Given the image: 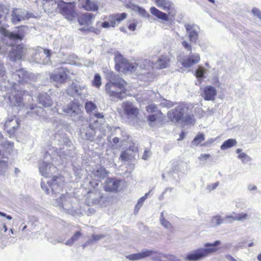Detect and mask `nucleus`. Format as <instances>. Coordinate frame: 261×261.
Here are the masks:
<instances>
[{
    "instance_id": "obj_1",
    "label": "nucleus",
    "mask_w": 261,
    "mask_h": 261,
    "mask_svg": "<svg viewBox=\"0 0 261 261\" xmlns=\"http://www.w3.org/2000/svg\"><path fill=\"white\" fill-rule=\"evenodd\" d=\"M128 83L118 75L107 82L105 86L106 94L112 99H122V94H126Z\"/></svg>"
},
{
    "instance_id": "obj_2",
    "label": "nucleus",
    "mask_w": 261,
    "mask_h": 261,
    "mask_svg": "<svg viewBox=\"0 0 261 261\" xmlns=\"http://www.w3.org/2000/svg\"><path fill=\"white\" fill-rule=\"evenodd\" d=\"M156 5L168 12V14L163 12L155 7H151L150 8V13L158 19L164 21L169 20V17L174 18L175 16V11L174 9L173 3L169 0H155Z\"/></svg>"
},
{
    "instance_id": "obj_3",
    "label": "nucleus",
    "mask_w": 261,
    "mask_h": 261,
    "mask_svg": "<svg viewBox=\"0 0 261 261\" xmlns=\"http://www.w3.org/2000/svg\"><path fill=\"white\" fill-rule=\"evenodd\" d=\"M221 242L216 241L213 243H206L204 244L205 248H200L196 250L193 253L188 254L185 259L189 261H196L201 259L211 254L218 251V247Z\"/></svg>"
},
{
    "instance_id": "obj_4",
    "label": "nucleus",
    "mask_w": 261,
    "mask_h": 261,
    "mask_svg": "<svg viewBox=\"0 0 261 261\" xmlns=\"http://www.w3.org/2000/svg\"><path fill=\"white\" fill-rule=\"evenodd\" d=\"M60 14L69 20H73L77 15L74 2L66 3L61 0L57 5Z\"/></svg>"
},
{
    "instance_id": "obj_5",
    "label": "nucleus",
    "mask_w": 261,
    "mask_h": 261,
    "mask_svg": "<svg viewBox=\"0 0 261 261\" xmlns=\"http://www.w3.org/2000/svg\"><path fill=\"white\" fill-rule=\"evenodd\" d=\"M138 67L136 63H130L122 55H118L115 60V68L116 71L124 74L135 71Z\"/></svg>"
},
{
    "instance_id": "obj_6",
    "label": "nucleus",
    "mask_w": 261,
    "mask_h": 261,
    "mask_svg": "<svg viewBox=\"0 0 261 261\" xmlns=\"http://www.w3.org/2000/svg\"><path fill=\"white\" fill-rule=\"evenodd\" d=\"M89 184L93 190L88 191L87 193L86 198L88 202L92 205L98 204L103 198L100 190L98 189L99 182L96 180L93 179L89 182Z\"/></svg>"
},
{
    "instance_id": "obj_7",
    "label": "nucleus",
    "mask_w": 261,
    "mask_h": 261,
    "mask_svg": "<svg viewBox=\"0 0 261 261\" xmlns=\"http://www.w3.org/2000/svg\"><path fill=\"white\" fill-rule=\"evenodd\" d=\"M27 28V27L25 25H20L17 27L18 29L17 32L16 33H14L13 32H9L3 27H0V33L10 40L21 41L23 39L26 34L25 28Z\"/></svg>"
},
{
    "instance_id": "obj_8",
    "label": "nucleus",
    "mask_w": 261,
    "mask_h": 261,
    "mask_svg": "<svg viewBox=\"0 0 261 261\" xmlns=\"http://www.w3.org/2000/svg\"><path fill=\"white\" fill-rule=\"evenodd\" d=\"M146 110L148 113H153L147 116V120L152 123L155 121H158L160 123H164L165 120V116L164 115L161 111L158 108V107L155 104H150L146 107Z\"/></svg>"
},
{
    "instance_id": "obj_9",
    "label": "nucleus",
    "mask_w": 261,
    "mask_h": 261,
    "mask_svg": "<svg viewBox=\"0 0 261 261\" xmlns=\"http://www.w3.org/2000/svg\"><path fill=\"white\" fill-rule=\"evenodd\" d=\"M127 14L126 13H115L110 15L108 17V21L102 22L101 26L103 28H114L122 20L126 19Z\"/></svg>"
},
{
    "instance_id": "obj_10",
    "label": "nucleus",
    "mask_w": 261,
    "mask_h": 261,
    "mask_svg": "<svg viewBox=\"0 0 261 261\" xmlns=\"http://www.w3.org/2000/svg\"><path fill=\"white\" fill-rule=\"evenodd\" d=\"M31 14L21 8H13L11 12V22L13 24L29 19Z\"/></svg>"
},
{
    "instance_id": "obj_11",
    "label": "nucleus",
    "mask_w": 261,
    "mask_h": 261,
    "mask_svg": "<svg viewBox=\"0 0 261 261\" xmlns=\"http://www.w3.org/2000/svg\"><path fill=\"white\" fill-rule=\"evenodd\" d=\"M121 107L125 115L128 118H137L139 115L140 110L132 102L126 101L122 102Z\"/></svg>"
},
{
    "instance_id": "obj_12",
    "label": "nucleus",
    "mask_w": 261,
    "mask_h": 261,
    "mask_svg": "<svg viewBox=\"0 0 261 261\" xmlns=\"http://www.w3.org/2000/svg\"><path fill=\"white\" fill-rule=\"evenodd\" d=\"M121 180L114 178H108L105 182L104 190L106 192H117Z\"/></svg>"
},
{
    "instance_id": "obj_13",
    "label": "nucleus",
    "mask_w": 261,
    "mask_h": 261,
    "mask_svg": "<svg viewBox=\"0 0 261 261\" xmlns=\"http://www.w3.org/2000/svg\"><path fill=\"white\" fill-rule=\"evenodd\" d=\"M80 107L81 105L78 101L72 100L63 109V111L66 114L74 116L80 112Z\"/></svg>"
},
{
    "instance_id": "obj_14",
    "label": "nucleus",
    "mask_w": 261,
    "mask_h": 261,
    "mask_svg": "<svg viewBox=\"0 0 261 261\" xmlns=\"http://www.w3.org/2000/svg\"><path fill=\"white\" fill-rule=\"evenodd\" d=\"M60 69L62 70L61 72L59 73L51 74L50 75V77L54 81L57 83L63 84L66 82L68 79V71L67 68H63L61 67Z\"/></svg>"
},
{
    "instance_id": "obj_15",
    "label": "nucleus",
    "mask_w": 261,
    "mask_h": 261,
    "mask_svg": "<svg viewBox=\"0 0 261 261\" xmlns=\"http://www.w3.org/2000/svg\"><path fill=\"white\" fill-rule=\"evenodd\" d=\"M95 15L91 13H84L79 16L77 21L81 25L89 26L93 23Z\"/></svg>"
},
{
    "instance_id": "obj_16",
    "label": "nucleus",
    "mask_w": 261,
    "mask_h": 261,
    "mask_svg": "<svg viewBox=\"0 0 261 261\" xmlns=\"http://www.w3.org/2000/svg\"><path fill=\"white\" fill-rule=\"evenodd\" d=\"M217 93L215 87L212 86H206L203 89L202 96L205 100H214Z\"/></svg>"
},
{
    "instance_id": "obj_17",
    "label": "nucleus",
    "mask_w": 261,
    "mask_h": 261,
    "mask_svg": "<svg viewBox=\"0 0 261 261\" xmlns=\"http://www.w3.org/2000/svg\"><path fill=\"white\" fill-rule=\"evenodd\" d=\"M200 60L199 54H192L184 59L181 62V65L185 68H189L198 63Z\"/></svg>"
},
{
    "instance_id": "obj_18",
    "label": "nucleus",
    "mask_w": 261,
    "mask_h": 261,
    "mask_svg": "<svg viewBox=\"0 0 261 261\" xmlns=\"http://www.w3.org/2000/svg\"><path fill=\"white\" fill-rule=\"evenodd\" d=\"M167 116L171 121L178 122L182 120L184 111L182 109L175 108L168 112Z\"/></svg>"
},
{
    "instance_id": "obj_19",
    "label": "nucleus",
    "mask_w": 261,
    "mask_h": 261,
    "mask_svg": "<svg viewBox=\"0 0 261 261\" xmlns=\"http://www.w3.org/2000/svg\"><path fill=\"white\" fill-rule=\"evenodd\" d=\"M85 86L77 85L74 83H72L69 85L66 90L68 95L71 96L74 95L81 96L82 93L81 91L85 89Z\"/></svg>"
},
{
    "instance_id": "obj_20",
    "label": "nucleus",
    "mask_w": 261,
    "mask_h": 261,
    "mask_svg": "<svg viewBox=\"0 0 261 261\" xmlns=\"http://www.w3.org/2000/svg\"><path fill=\"white\" fill-rule=\"evenodd\" d=\"M81 7L89 11H96L98 9V5L91 0H79Z\"/></svg>"
},
{
    "instance_id": "obj_21",
    "label": "nucleus",
    "mask_w": 261,
    "mask_h": 261,
    "mask_svg": "<svg viewBox=\"0 0 261 261\" xmlns=\"http://www.w3.org/2000/svg\"><path fill=\"white\" fill-rule=\"evenodd\" d=\"M186 31L189 32V39L191 43H196L198 40V34L195 30H193V26L187 24L185 25Z\"/></svg>"
},
{
    "instance_id": "obj_22",
    "label": "nucleus",
    "mask_w": 261,
    "mask_h": 261,
    "mask_svg": "<svg viewBox=\"0 0 261 261\" xmlns=\"http://www.w3.org/2000/svg\"><path fill=\"white\" fill-rule=\"evenodd\" d=\"M170 62V59L167 56H161L156 61L158 68L159 69H164L168 67Z\"/></svg>"
},
{
    "instance_id": "obj_23",
    "label": "nucleus",
    "mask_w": 261,
    "mask_h": 261,
    "mask_svg": "<svg viewBox=\"0 0 261 261\" xmlns=\"http://www.w3.org/2000/svg\"><path fill=\"white\" fill-rule=\"evenodd\" d=\"M39 102L44 107H48L52 104L51 100L47 94L39 95Z\"/></svg>"
},
{
    "instance_id": "obj_24",
    "label": "nucleus",
    "mask_w": 261,
    "mask_h": 261,
    "mask_svg": "<svg viewBox=\"0 0 261 261\" xmlns=\"http://www.w3.org/2000/svg\"><path fill=\"white\" fill-rule=\"evenodd\" d=\"M15 75L18 77L17 79L18 83H22L28 78L27 72L22 69L16 70Z\"/></svg>"
},
{
    "instance_id": "obj_25",
    "label": "nucleus",
    "mask_w": 261,
    "mask_h": 261,
    "mask_svg": "<svg viewBox=\"0 0 261 261\" xmlns=\"http://www.w3.org/2000/svg\"><path fill=\"white\" fill-rule=\"evenodd\" d=\"M237 141L234 139H229L225 141L221 146L222 150L226 149L235 146L237 144Z\"/></svg>"
},
{
    "instance_id": "obj_26",
    "label": "nucleus",
    "mask_w": 261,
    "mask_h": 261,
    "mask_svg": "<svg viewBox=\"0 0 261 261\" xmlns=\"http://www.w3.org/2000/svg\"><path fill=\"white\" fill-rule=\"evenodd\" d=\"M92 86L99 89L102 84L101 77L99 73H95L94 78L91 81Z\"/></svg>"
},
{
    "instance_id": "obj_27",
    "label": "nucleus",
    "mask_w": 261,
    "mask_h": 261,
    "mask_svg": "<svg viewBox=\"0 0 261 261\" xmlns=\"http://www.w3.org/2000/svg\"><path fill=\"white\" fill-rule=\"evenodd\" d=\"M85 107L87 113H90L96 111L97 109L96 105L91 101L86 102L85 103Z\"/></svg>"
},
{
    "instance_id": "obj_28",
    "label": "nucleus",
    "mask_w": 261,
    "mask_h": 261,
    "mask_svg": "<svg viewBox=\"0 0 261 261\" xmlns=\"http://www.w3.org/2000/svg\"><path fill=\"white\" fill-rule=\"evenodd\" d=\"M205 140V136L203 133H199L192 141L194 146H198L200 143Z\"/></svg>"
},
{
    "instance_id": "obj_29",
    "label": "nucleus",
    "mask_w": 261,
    "mask_h": 261,
    "mask_svg": "<svg viewBox=\"0 0 261 261\" xmlns=\"http://www.w3.org/2000/svg\"><path fill=\"white\" fill-rule=\"evenodd\" d=\"M82 234L81 231H76L72 237L66 241L65 244L69 246L72 245L74 242L77 241L82 236Z\"/></svg>"
},
{
    "instance_id": "obj_30",
    "label": "nucleus",
    "mask_w": 261,
    "mask_h": 261,
    "mask_svg": "<svg viewBox=\"0 0 261 261\" xmlns=\"http://www.w3.org/2000/svg\"><path fill=\"white\" fill-rule=\"evenodd\" d=\"M182 121L186 124H194L195 122V119L193 115H186L185 117L183 116Z\"/></svg>"
},
{
    "instance_id": "obj_31",
    "label": "nucleus",
    "mask_w": 261,
    "mask_h": 261,
    "mask_svg": "<svg viewBox=\"0 0 261 261\" xmlns=\"http://www.w3.org/2000/svg\"><path fill=\"white\" fill-rule=\"evenodd\" d=\"M12 121H13L12 119L8 120L6 122V123H5V126L8 129V132H9V133H14L17 129V127H18V121L16 120V123L17 124V125L13 126H12V128H11V123L12 122Z\"/></svg>"
},
{
    "instance_id": "obj_32",
    "label": "nucleus",
    "mask_w": 261,
    "mask_h": 261,
    "mask_svg": "<svg viewBox=\"0 0 261 261\" xmlns=\"http://www.w3.org/2000/svg\"><path fill=\"white\" fill-rule=\"evenodd\" d=\"M248 217V215L246 213H241L236 215L235 216H228L226 217L227 218L231 219L232 220L241 221L246 220Z\"/></svg>"
},
{
    "instance_id": "obj_33",
    "label": "nucleus",
    "mask_w": 261,
    "mask_h": 261,
    "mask_svg": "<svg viewBox=\"0 0 261 261\" xmlns=\"http://www.w3.org/2000/svg\"><path fill=\"white\" fill-rule=\"evenodd\" d=\"M223 219L220 216L217 215L212 217L211 219V223L213 226L219 225L222 224Z\"/></svg>"
},
{
    "instance_id": "obj_34",
    "label": "nucleus",
    "mask_w": 261,
    "mask_h": 261,
    "mask_svg": "<svg viewBox=\"0 0 261 261\" xmlns=\"http://www.w3.org/2000/svg\"><path fill=\"white\" fill-rule=\"evenodd\" d=\"M94 174L96 176L98 177H102L106 175L107 174V171L105 168L100 167L97 169L96 170L94 171Z\"/></svg>"
},
{
    "instance_id": "obj_35",
    "label": "nucleus",
    "mask_w": 261,
    "mask_h": 261,
    "mask_svg": "<svg viewBox=\"0 0 261 261\" xmlns=\"http://www.w3.org/2000/svg\"><path fill=\"white\" fill-rule=\"evenodd\" d=\"M126 258L130 260H136L142 259L141 252L128 255L126 256Z\"/></svg>"
},
{
    "instance_id": "obj_36",
    "label": "nucleus",
    "mask_w": 261,
    "mask_h": 261,
    "mask_svg": "<svg viewBox=\"0 0 261 261\" xmlns=\"http://www.w3.org/2000/svg\"><path fill=\"white\" fill-rule=\"evenodd\" d=\"M155 252L152 250H146L141 252L142 259L152 255Z\"/></svg>"
},
{
    "instance_id": "obj_37",
    "label": "nucleus",
    "mask_w": 261,
    "mask_h": 261,
    "mask_svg": "<svg viewBox=\"0 0 261 261\" xmlns=\"http://www.w3.org/2000/svg\"><path fill=\"white\" fill-rule=\"evenodd\" d=\"M137 10L139 13L140 14H141L142 16L145 17H149V14L147 13V12L145 10V9L137 6Z\"/></svg>"
},
{
    "instance_id": "obj_38",
    "label": "nucleus",
    "mask_w": 261,
    "mask_h": 261,
    "mask_svg": "<svg viewBox=\"0 0 261 261\" xmlns=\"http://www.w3.org/2000/svg\"><path fill=\"white\" fill-rule=\"evenodd\" d=\"M205 70L202 67H199L196 71V76L197 78H202L204 76Z\"/></svg>"
},
{
    "instance_id": "obj_39",
    "label": "nucleus",
    "mask_w": 261,
    "mask_h": 261,
    "mask_svg": "<svg viewBox=\"0 0 261 261\" xmlns=\"http://www.w3.org/2000/svg\"><path fill=\"white\" fill-rule=\"evenodd\" d=\"M161 223L166 228H171L172 227L171 223L163 217L161 219Z\"/></svg>"
},
{
    "instance_id": "obj_40",
    "label": "nucleus",
    "mask_w": 261,
    "mask_h": 261,
    "mask_svg": "<svg viewBox=\"0 0 261 261\" xmlns=\"http://www.w3.org/2000/svg\"><path fill=\"white\" fill-rule=\"evenodd\" d=\"M148 194V193L145 194V195L144 196H143L142 197H141V198H140L139 199L138 203L136 206V207L140 208L141 206H142L144 201L146 199Z\"/></svg>"
},
{
    "instance_id": "obj_41",
    "label": "nucleus",
    "mask_w": 261,
    "mask_h": 261,
    "mask_svg": "<svg viewBox=\"0 0 261 261\" xmlns=\"http://www.w3.org/2000/svg\"><path fill=\"white\" fill-rule=\"evenodd\" d=\"M219 185V183L218 181H217L216 182L207 185L206 187V189L208 191L211 192L215 189Z\"/></svg>"
},
{
    "instance_id": "obj_42",
    "label": "nucleus",
    "mask_w": 261,
    "mask_h": 261,
    "mask_svg": "<svg viewBox=\"0 0 261 261\" xmlns=\"http://www.w3.org/2000/svg\"><path fill=\"white\" fill-rule=\"evenodd\" d=\"M17 48L18 49V51L15 54L14 56L16 59H20L23 56L22 48L19 46H18Z\"/></svg>"
},
{
    "instance_id": "obj_43",
    "label": "nucleus",
    "mask_w": 261,
    "mask_h": 261,
    "mask_svg": "<svg viewBox=\"0 0 261 261\" xmlns=\"http://www.w3.org/2000/svg\"><path fill=\"white\" fill-rule=\"evenodd\" d=\"M182 46L189 51H191L192 48V45L186 41L181 42Z\"/></svg>"
},
{
    "instance_id": "obj_44",
    "label": "nucleus",
    "mask_w": 261,
    "mask_h": 261,
    "mask_svg": "<svg viewBox=\"0 0 261 261\" xmlns=\"http://www.w3.org/2000/svg\"><path fill=\"white\" fill-rule=\"evenodd\" d=\"M6 75V70L3 63L0 62V78L3 77Z\"/></svg>"
},
{
    "instance_id": "obj_45",
    "label": "nucleus",
    "mask_w": 261,
    "mask_h": 261,
    "mask_svg": "<svg viewBox=\"0 0 261 261\" xmlns=\"http://www.w3.org/2000/svg\"><path fill=\"white\" fill-rule=\"evenodd\" d=\"M252 12L258 18L261 19V11L258 9L256 8H253L252 9Z\"/></svg>"
},
{
    "instance_id": "obj_46",
    "label": "nucleus",
    "mask_w": 261,
    "mask_h": 261,
    "mask_svg": "<svg viewBox=\"0 0 261 261\" xmlns=\"http://www.w3.org/2000/svg\"><path fill=\"white\" fill-rule=\"evenodd\" d=\"M239 158L242 160H243V161L244 160H246V161H249L250 160V158H249V156L248 155H247L244 152H242L241 153H240L239 155Z\"/></svg>"
},
{
    "instance_id": "obj_47",
    "label": "nucleus",
    "mask_w": 261,
    "mask_h": 261,
    "mask_svg": "<svg viewBox=\"0 0 261 261\" xmlns=\"http://www.w3.org/2000/svg\"><path fill=\"white\" fill-rule=\"evenodd\" d=\"M211 158V155L209 154H201L199 157L198 160L199 161L207 160Z\"/></svg>"
},
{
    "instance_id": "obj_48",
    "label": "nucleus",
    "mask_w": 261,
    "mask_h": 261,
    "mask_svg": "<svg viewBox=\"0 0 261 261\" xmlns=\"http://www.w3.org/2000/svg\"><path fill=\"white\" fill-rule=\"evenodd\" d=\"M95 28L93 27H90L87 29H85V28H80L79 29L80 31H81V32H95Z\"/></svg>"
},
{
    "instance_id": "obj_49",
    "label": "nucleus",
    "mask_w": 261,
    "mask_h": 261,
    "mask_svg": "<svg viewBox=\"0 0 261 261\" xmlns=\"http://www.w3.org/2000/svg\"><path fill=\"white\" fill-rule=\"evenodd\" d=\"M120 158L122 160L125 161L128 158V154L126 151H123L121 152L120 155Z\"/></svg>"
},
{
    "instance_id": "obj_50",
    "label": "nucleus",
    "mask_w": 261,
    "mask_h": 261,
    "mask_svg": "<svg viewBox=\"0 0 261 261\" xmlns=\"http://www.w3.org/2000/svg\"><path fill=\"white\" fill-rule=\"evenodd\" d=\"M136 27H137V23H135V22H133V23H130L128 26V29L130 30V31H134L136 30Z\"/></svg>"
},
{
    "instance_id": "obj_51",
    "label": "nucleus",
    "mask_w": 261,
    "mask_h": 261,
    "mask_svg": "<svg viewBox=\"0 0 261 261\" xmlns=\"http://www.w3.org/2000/svg\"><path fill=\"white\" fill-rule=\"evenodd\" d=\"M103 237L102 235L93 234L92 236V239L93 241H96Z\"/></svg>"
},
{
    "instance_id": "obj_52",
    "label": "nucleus",
    "mask_w": 261,
    "mask_h": 261,
    "mask_svg": "<svg viewBox=\"0 0 261 261\" xmlns=\"http://www.w3.org/2000/svg\"><path fill=\"white\" fill-rule=\"evenodd\" d=\"M47 164L43 162L39 167L40 171L43 172L45 168L47 167Z\"/></svg>"
},
{
    "instance_id": "obj_53",
    "label": "nucleus",
    "mask_w": 261,
    "mask_h": 261,
    "mask_svg": "<svg viewBox=\"0 0 261 261\" xmlns=\"http://www.w3.org/2000/svg\"><path fill=\"white\" fill-rule=\"evenodd\" d=\"M67 199V197L65 194H62L60 198H59V200L62 202L65 201Z\"/></svg>"
},
{
    "instance_id": "obj_54",
    "label": "nucleus",
    "mask_w": 261,
    "mask_h": 261,
    "mask_svg": "<svg viewBox=\"0 0 261 261\" xmlns=\"http://www.w3.org/2000/svg\"><path fill=\"white\" fill-rule=\"evenodd\" d=\"M185 136H186V134H185V132H184V131H182L180 134H179V138L177 139L178 141H181L182 140H183L185 137Z\"/></svg>"
},
{
    "instance_id": "obj_55",
    "label": "nucleus",
    "mask_w": 261,
    "mask_h": 261,
    "mask_svg": "<svg viewBox=\"0 0 261 261\" xmlns=\"http://www.w3.org/2000/svg\"><path fill=\"white\" fill-rule=\"evenodd\" d=\"M94 116L97 118H103L104 115L102 113H96L94 114Z\"/></svg>"
},
{
    "instance_id": "obj_56",
    "label": "nucleus",
    "mask_w": 261,
    "mask_h": 261,
    "mask_svg": "<svg viewBox=\"0 0 261 261\" xmlns=\"http://www.w3.org/2000/svg\"><path fill=\"white\" fill-rule=\"evenodd\" d=\"M226 257L227 259H228L229 261H237L234 258H233L232 256L230 255H227L226 256Z\"/></svg>"
},
{
    "instance_id": "obj_57",
    "label": "nucleus",
    "mask_w": 261,
    "mask_h": 261,
    "mask_svg": "<svg viewBox=\"0 0 261 261\" xmlns=\"http://www.w3.org/2000/svg\"><path fill=\"white\" fill-rule=\"evenodd\" d=\"M44 53H45V54L47 55V56L48 57H50V56H51V53H50V50H48V49H45V50H44Z\"/></svg>"
},
{
    "instance_id": "obj_58",
    "label": "nucleus",
    "mask_w": 261,
    "mask_h": 261,
    "mask_svg": "<svg viewBox=\"0 0 261 261\" xmlns=\"http://www.w3.org/2000/svg\"><path fill=\"white\" fill-rule=\"evenodd\" d=\"M119 142V139L118 137H114L113 139V142L114 144H117Z\"/></svg>"
},
{
    "instance_id": "obj_59",
    "label": "nucleus",
    "mask_w": 261,
    "mask_h": 261,
    "mask_svg": "<svg viewBox=\"0 0 261 261\" xmlns=\"http://www.w3.org/2000/svg\"><path fill=\"white\" fill-rule=\"evenodd\" d=\"M147 153L148 152L147 151H145L143 155V159L144 160H146L147 158Z\"/></svg>"
},
{
    "instance_id": "obj_60",
    "label": "nucleus",
    "mask_w": 261,
    "mask_h": 261,
    "mask_svg": "<svg viewBox=\"0 0 261 261\" xmlns=\"http://www.w3.org/2000/svg\"><path fill=\"white\" fill-rule=\"evenodd\" d=\"M257 259L258 261H261V252L257 256Z\"/></svg>"
},
{
    "instance_id": "obj_61",
    "label": "nucleus",
    "mask_w": 261,
    "mask_h": 261,
    "mask_svg": "<svg viewBox=\"0 0 261 261\" xmlns=\"http://www.w3.org/2000/svg\"><path fill=\"white\" fill-rule=\"evenodd\" d=\"M0 163L1 164H4V165H7V162L5 161H3V160H1L0 161Z\"/></svg>"
},
{
    "instance_id": "obj_62",
    "label": "nucleus",
    "mask_w": 261,
    "mask_h": 261,
    "mask_svg": "<svg viewBox=\"0 0 261 261\" xmlns=\"http://www.w3.org/2000/svg\"><path fill=\"white\" fill-rule=\"evenodd\" d=\"M8 219L11 220L12 219V217L10 215H7L5 216Z\"/></svg>"
},
{
    "instance_id": "obj_63",
    "label": "nucleus",
    "mask_w": 261,
    "mask_h": 261,
    "mask_svg": "<svg viewBox=\"0 0 261 261\" xmlns=\"http://www.w3.org/2000/svg\"><path fill=\"white\" fill-rule=\"evenodd\" d=\"M0 216L5 217V216H6V214L4 213L0 212Z\"/></svg>"
},
{
    "instance_id": "obj_64",
    "label": "nucleus",
    "mask_w": 261,
    "mask_h": 261,
    "mask_svg": "<svg viewBox=\"0 0 261 261\" xmlns=\"http://www.w3.org/2000/svg\"><path fill=\"white\" fill-rule=\"evenodd\" d=\"M3 227H4V231L6 232L7 230V227L6 225L4 224V226H3Z\"/></svg>"
}]
</instances>
